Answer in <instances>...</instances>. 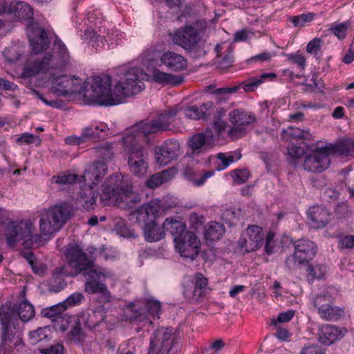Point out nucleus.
<instances>
[{
  "label": "nucleus",
  "mask_w": 354,
  "mask_h": 354,
  "mask_svg": "<svg viewBox=\"0 0 354 354\" xmlns=\"http://www.w3.org/2000/svg\"><path fill=\"white\" fill-rule=\"evenodd\" d=\"M176 112L160 114L150 121H140L128 131L122 138V144L127 153L128 165L131 171L137 176L146 174L148 165L141 142H149L151 136L167 131Z\"/></svg>",
  "instance_id": "obj_1"
},
{
  "label": "nucleus",
  "mask_w": 354,
  "mask_h": 354,
  "mask_svg": "<svg viewBox=\"0 0 354 354\" xmlns=\"http://www.w3.org/2000/svg\"><path fill=\"white\" fill-rule=\"evenodd\" d=\"M147 74L139 67L126 71L123 77L116 84L113 91L111 88L109 76L96 77L91 86V97L100 105H114L120 103L125 97L140 93L145 87L143 81Z\"/></svg>",
  "instance_id": "obj_2"
},
{
  "label": "nucleus",
  "mask_w": 354,
  "mask_h": 354,
  "mask_svg": "<svg viewBox=\"0 0 354 354\" xmlns=\"http://www.w3.org/2000/svg\"><path fill=\"white\" fill-rule=\"evenodd\" d=\"M0 323L1 324L0 352L2 354H21L26 347L19 337L17 308L11 301H6L0 306Z\"/></svg>",
  "instance_id": "obj_3"
},
{
  "label": "nucleus",
  "mask_w": 354,
  "mask_h": 354,
  "mask_svg": "<svg viewBox=\"0 0 354 354\" xmlns=\"http://www.w3.org/2000/svg\"><path fill=\"white\" fill-rule=\"evenodd\" d=\"M35 231V226L30 221L20 220L9 222L4 228L3 234L10 248L21 245L26 249L38 248L44 244V241Z\"/></svg>",
  "instance_id": "obj_4"
},
{
  "label": "nucleus",
  "mask_w": 354,
  "mask_h": 354,
  "mask_svg": "<svg viewBox=\"0 0 354 354\" xmlns=\"http://www.w3.org/2000/svg\"><path fill=\"white\" fill-rule=\"evenodd\" d=\"M101 201L105 205H120L124 203L127 206L140 201L139 194L132 190V186L123 180L121 174L111 176L106 184L104 185Z\"/></svg>",
  "instance_id": "obj_5"
},
{
  "label": "nucleus",
  "mask_w": 354,
  "mask_h": 354,
  "mask_svg": "<svg viewBox=\"0 0 354 354\" xmlns=\"http://www.w3.org/2000/svg\"><path fill=\"white\" fill-rule=\"evenodd\" d=\"M160 209V201L153 200L130 213L131 220L145 223L144 236L148 242L158 241L165 236L163 225L160 227L155 222Z\"/></svg>",
  "instance_id": "obj_6"
},
{
  "label": "nucleus",
  "mask_w": 354,
  "mask_h": 354,
  "mask_svg": "<svg viewBox=\"0 0 354 354\" xmlns=\"http://www.w3.org/2000/svg\"><path fill=\"white\" fill-rule=\"evenodd\" d=\"M71 215V207L62 203L49 208L44 212L39 219L41 233L50 236L58 232L68 221Z\"/></svg>",
  "instance_id": "obj_7"
},
{
  "label": "nucleus",
  "mask_w": 354,
  "mask_h": 354,
  "mask_svg": "<svg viewBox=\"0 0 354 354\" xmlns=\"http://www.w3.org/2000/svg\"><path fill=\"white\" fill-rule=\"evenodd\" d=\"M50 76H55L66 70L69 66L71 57L64 43L57 37H55L50 53L44 56Z\"/></svg>",
  "instance_id": "obj_8"
},
{
  "label": "nucleus",
  "mask_w": 354,
  "mask_h": 354,
  "mask_svg": "<svg viewBox=\"0 0 354 354\" xmlns=\"http://www.w3.org/2000/svg\"><path fill=\"white\" fill-rule=\"evenodd\" d=\"M295 251L292 256L286 259V266L294 270L300 268L302 264L310 262L316 254V245L314 242L308 239H299L294 243Z\"/></svg>",
  "instance_id": "obj_9"
},
{
  "label": "nucleus",
  "mask_w": 354,
  "mask_h": 354,
  "mask_svg": "<svg viewBox=\"0 0 354 354\" xmlns=\"http://www.w3.org/2000/svg\"><path fill=\"white\" fill-rule=\"evenodd\" d=\"M64 256L70 270L75 275L92 268V261L77 243H69L65 250Z\"/></svg>",
  "instance_id": "obj_10"
},
{
  "label": "nucleus",
  "mask_w": 354,
  "mask_h": 354,
  "mask_svg": "<svg viewBox=\"0 0 354 354\" xmlns=\"http://www.w3.org/2000/svg\"><path fill=\"white\" fill-rule=\"evenodd\" d=\"M229 121L233 125L228 131L229 136L232 139H238L244 136L249 125L256 121L255 115L243 109L232 110L229 113Z\"/></svg>",
  "instance_id": "obj_11"
},
{
  "label": "nucleus",
  "mask_w": 354,
  "mask_h": 354,
  "mask_svg": "<svg viewBox=\"0 0 354 354\" xmlns=\"http://www.w3.org/2000/svg\"><path fill=\"white\" fill-rule=\"evenodd\" d=\"M176 339L173 328H158L151 339L148 354H169Z\"/></svg>",
  "instance_id": "obj_12"
},
{
  "label": "nucleus",
  "mask_w": 354,
  "mask_h": 354,
  "mask_svg": "<svg viewBox=\"0 0 354 354\" xmlns=\"http://www.w3.org/2000/svg\"><path fill=\"white\" fill-rule=\"evenodd\" d=\"M264 234L261 227L249 225L238 241L239 251L248 253L258 250L263 244Z\"/></svg>",
  "instance_id": "obj_13"
},
{
  "label": "nucleus",
  "mask_w": 354,
  "mask_h": 354,
  "mask_svg": "<svg viewBox=\"0 0 354 354\" xmlns=\"http://www.w3.org/2000/svg\"><path fill=\"white\" fill-rule=\"evenodd\" d=\"M214 109V106L213 102L208 101L203 103L200 106L194 105L187 106L185 109H182L180 106L176 105L169 109L163 111L161 114L166 113L170 115L175 111L176 113L172 118V122L169 126V129H168L171 130V128L174 127V122L176 116L180 112H183L184 115L187 118L192 120H199L210 115L213 112Z\"/></svg>",
  "instance_id": "obj_14"
},
{
  "label": "nucleus",
  "mask_w": 354,
  "mask_h": 354,
  "mask_svg": "<svg viewBox=\"0 0 354 354\" xmlns=\"http://www.w3.org/2000/svg\"><path fill=\"white\" fill-rule=\"evenodd\" d=\"M329 155H330V153L327 149V145L316 148L311 153L305 157L304 169L315 173H320L324 171L330 164Z\"/></svg>",
  "instance_id": "obj_15"
},
{
  "label": "nucleus",
  "mask_w": 354,
  "mask_h": 354,
  "mask_svg": "<svg viewBox=\"0 0 354 354\" xmlns=\"http://www.w3.org/2000/svg\"><path fill=\"white\" fill-rule=\"evenodd\" d=\"M176 248L182 257L194 259L200 251V241L196 235L187 231L183 236L174 239Z\"/></svg>",
  "instance_id": "obj_16"
},
{
  "label": "nucleus",
  "mask_w": 354,
  "mask_h": 354,
  "mask_svg": "<svg viewBox=\"0 0 354 354\" xmlns=\"http://www.w3.org/2000/svg\"><path fill=\"white\" fill-rule=\"evenodd\" d=\"M0 14L12 15L19 20L32 19V8L24 1L0 0Z\"/></svg>",
  "instance_id": "obj_17"
},
{
  "label": "nucleus",
  "mask_w": 354,
  "mask_h": 354,
  "mask_svg": "<svg viewBox=\"0 0 354 354\" xmlns=\"http://www.w3.org/2000/svg\"><path fill=\"white\" fill-rule=\"evenodd\" d=\"M174 44L185 50H194L200 42L201 38L198 31L191 26L179 28L173 35Z\"/></svg>",
  "instance_id": "obj_18"
},
{
  "label": "nucleus",
  "mask_w": 354,
  "mask_h": 354,
  "mask_svg": "<svg viewBox=\"0 0 354 354\" xmlns=\"http://www.w3.org/2000/svg\"><path fill=\"white\" fill-rule=\"evenodd\" d=\"M192 283L194 284L193 290L185 289L184 295L186 297L192 299L193 302L200 303L203 301L210 290L207 287V279L202 273L197 272L192 279Z\"/></svg>",
  "instance_id": "obj_19"
},
{
  "label": "nucleus",
  "mask_w": 354,
  "mask_h": 354,
  "mask_svg": "<svg viewBox=\"0 0 354 354\" xmlns=\"http://www.w3.org/2000/svg\"><path fill=\"white\" fill-rule=\"evenodd\" d=\"M180 152L179 142L176 140H168L163 145L155 149L156 160L159 165H165L172 160L176 159Z\"/></svg>",
  "instance_id": "obj_20"
},
{
  "label": "nucleus",
  "mask_w": 354,
  "mask_h": 354,
  "mask_svg": "<svg viewBox=\"0 0 354 354\" xmlns=\"http://www.w3.org/2000/svg\"><path fill=\"white\" fill-rule=\"evenodd\" d=\"M89 280L85 284L86 292L90 294L102 293L104 302H108L111 299V293L107 290L105 284L100 283L102 278H105L106 274L96 270H91L88 272Z\"/></svg>",
  "instance_id": "obj_21"
},
{
  "label": "nucleus",
  "mask_w": 354,
  "mask_h": 354,
  "mask_svg": "<svg viewBox=\"0 0 354 354\" xmlns=\"http://www.w3.org/2000/svg\"><path fill=\"white\" fill-rule=\"evenodd\" d=\"M52 77H53L52 89L58 95H65L77 91L78 86L75 83L77 80V79L73 80L67 75Z\"/></svg>",
  "instance_id": "obj_22"
},
{
  "label": "nucleus",
  "mask_w": 354,
  "mask_h": 354,
  "mask_svg": "<svg viewBox=\"0 0 354 354\" xmlns=\"http://www.w3.org/2000/svg\"><path fill=\"white\" fill-rule=\"evenodd\" d=\"M347 333L345 328H339L330 324L323 325L319 329V340L325 345H330L342 339Z\"/></svg>",
  "instance_id": "obj_23"
},
{
  "label": "nucleus",
  "mask_w": 354,
  "mask_h": 354,
  "mask_svg": "<svg viewBox=\"0 0 354 354\" xmlns=\"http://www.w3.org/2000/svg\"><path fill=\"white\" fill-rule=\"evenodd\" d=\"M327 149L330 151V154L354 158V140L347 137L343 138L333 145H328Z\"/></svg>",
  "instance_id": "obj_24"
},
{
  "label": "nucleus",
  "mask_w": 354,
  "mask_h": 354,
  "mask_svg": "<svg viewBox=\"0 0 354 354\" xmlns=\"http://www.w3.org/2000/svg\"><path fill=\"white\" fill-rule=\"evenodd\" d=\"M160 61L162 65L174 71H183L187 66V59L183 55L171 51L163 53Z\"/></svg>",
  "instance_id": "obj_25"
},
{
  "label": "nucleus",
  "mask_w": 354,
  "mask_h": 354,
  "mask_svg": "<svg viewBox=\"0 0 354 354\" xmlns=\"http://www.w3.org/2000/svg\"><path fill=\"white\" fill-rule=\"evenodd\" d=\"M308 216L311 225L315 228L325 227L332 216L328 209L320 206L310 207L308 212Z\"/></svg>",
  "instance_id": "obj_26"
},
{
  "label": "nucleus",
  "mask_w": 354,
  "mask_h": 354,
  "mask_svg": "<svg viewBox=\"0 0 354 354\" xmlns=\"http://www.w3.org/2000/svg\"><path fill=\"white\" fill-rule=\"evenodd\" d=\"M107 171L106 165L102 161L95 162L83 176L85 182L95 185L105 176Z\"/></svg>",
  "instance_id": "obj_27"
},
{
  "label": "nucleus",
  "mask_w": 354,
  "mask_h": 354,
  "mask_svg": "<svg viewBox=\"0 0 354 354\" xmlns=\"http://www.w3.org/2000/svg\"><path fill=\"white\" fill-rule=\"evenodd\" d=\"M41 72L49 75L47 65L44 63V57L41 59H28L24 64L22 76L24 77H30Z\"/></svg>",
  "instance_id": "obj_28"
},
{
  "label": "nucleus",
  "mask_w": 354,
  "mask_h": 354,
  "mask_svg": "<svg viewBox=\"0 0 354 354\" xmlns=\"http://www.w3.org/2000/svg\"><path fill=\"white\" fill-rule=\"evenodd\" d=\"M147 315H140L137 317L138 322H144L143 326H151L153 321L160 318L161 304L157 301L150 300L147 303Z\"/></svg>",
  "instance_id": "obj_29"
},
{
  "label": "nucleus",
  "mask_w": 354,
  "mask_h": 354,
  "mask_svg": "<svg viewBox=\"0 0 354 354\" xmlns=\"http://www.w3.org/2000/svg\"><path fill=\"white\" fill-rule=\"evenodd\" d=\"M151 77L155 82L164 86H178L183 82L182 76L162 72L158 69H155L152 72Z\"/></svg>",
  "instance_id": "obj_30"
},
{
  "label": "nucleus",
  "mask_w": 354,
  "mask_h": 354,
  "mask_svg": "<svg viewBox=\"0 0 354 354\" xmlns=\"http://www.w3.org/2000/svg\"><path fill=\"white\" fill-rule=\"evenodd\" d=\"M277 77V75L274 73H265L261 74L259 77H252L249 78L248 80L243 82L239 86H242V88L245 92H252L264 82L274 81L276 80Z\"/></svg>",
  "instance_id": "obj_31"
},
{
  "label": "nucleus",
  "mask_w": 354,
  "mask_h": 354,
  "mask_svg": "<svg viewBox=\"0 0 354 354\" xmlns=\"http://www.w3.org/2000/svg\"><path fill=\"white\" fill-rule=\"evenodd\" d=\"M75 274L68 269L66 266H61L56 268L52 275L51 283L56 289L60 290L65 286L64 277L66 276H75Z\"/></svg>",
  "instance_id": "obj_32"
},
{
  "label": "nucleus",
  "mask_w": 354,
  "mask_h": 354,
  "mask_svg": "<svg viewBox=\"0 0 354 354\" xmlns=\"http://www.w3.org/2000/svg\"><path fill=\"white\" fill-rule=\"evenodd\" d=\"M164 231L169 232L174 236V239L176 236H183L186 232V225L181 221L172 218H167L163 223Z\"/></svg>",
  "instance_id": "obj_33"
},
{
  "label": "nucleus",
  "mask_w": 354,
  "mask_h": 354,
  "mask_svg": "<svg viewBox=\"0 0 354 354\" xmlns=\"http://www.w3.org/2000/svg\"><path fill=\"white\" fill-rule=\"evenodd\" d=\"M183 174L189 180L192 181L194 185L200 186L213 174V172H201L191 167H186L183 170Z\"/></svg>",
  "instance_id": "obj_34"
},
{
  "label": "nucleus",
  "mask_w": 354,
  "mask_h": 354,
  "mask_svg": "<svg viewBox=\"0 0 354 354\" xmlns=\"http://www.w3.org/2000/svg\"><path fill=\"white\" fill-rule=\"evenodd\" d=\"M335 297L329 289L317 295L313 300V306L317 309L318 314L332 303H334Z\"/></svg>",
  "instance_id": "obj_35"
},
{
  "label": "nucleus",
  "mask_w": 354,
  "mask_h": 354,
  "mask_svg": "<svg viewBox=\"0 0 354 354\" xmlns=\"http://www.w3.org/2000/svg\"><path fill=\"white\" fill-rule=\"evenodd\" d=\"M93 188L92 185H89V188L84 190L80 196V203L87 210L93 209L96 205L98 194L93 190Z\"/></svg>",
  "instance_id": "obj_36"
},
{
  "label": "nucleus",
  "mask_w": 354,
  "mask_h": 354,
  "mask_svg": "<svg viewBox=\"0 0 354 354\" xmlns=\"http://www.w3.org/2000/svg\"><path fill=\"white\" fill-rule=\"evenodd\" d=\"M345 314L344 309L334 305L332 303L328 307L324 309L319 315L326 321H337L342 318Z\"/></svg>",
  "instance_id": "obj_37"
},
{
  "label": "nucleus",
  "mask_w": 354,
  "mask_h": 354,
  "mask_svg": "<svg viewBox=\"0 0 354 354\" xmlns=\"http://www.w3.org/2000/svg\"><path fill=\"white\" fill-rule=\"evenodd\" d=\"M225 229L223 224L218 222H210L205 230V236L206 239L210 241H216L225 233Z\"/></svg>",
  "instance_id": "obj_38"
},
{
  "label": "nucleus",
  "mask_w": 354,
  "mask_h": 354,
  "mask_svg": "<svg viewBox=\"0 0 354 354\" xmlns=\"http://www.w3.org/2000/svg\"><path fill=\"white\" fill-rule=\"evenodd\" d=\"M32 51L37 54L48 48L49 40L44 30H39V35L35 38L30 39Z\"/></svg>",
  "instance_id": "obj_39"
},
{
  "label": "nucleus",
  "mask_w": 354,
  "mask_h": 354,
  "mask_svg": "<svg viewBox=\"0 0 354 354\" xmlns=\"http://www.w3.org/2000/svg\"><path fill=\"white\" fill-rule=\"evenodd\" d=\"M30 342L33 344L41 342H48L51 338V330L49 326L40 327L29 333Z\"/></svg>",
  "instance_id": "obj_40"
},
{
  "label": "nucleus",
  "mask_w": 354,
  "mask_h": 354,
  "mask_svg": "<svg viewBox=\"0 0 354 354\" xmlns=\"http://www.w3.org/2000/svg\"><path fill=\"white\" fill-rule=\"evenodd\" d=\"M17 315L22 322H26L34 317V307L27 301H24L19 304Z\"/></svg>",
  "instance_id": "obj_41"
},
{
  "label": "nucleus",
  "mask_w": 354,
  "mask_h": 354,
  "mask_svg": "<svg viewBox=\"0 0 354 354\" xmlns=\"http://www.w3.org/2000/svg\"><path fill=\"white\" fill-rule=\"evenodd\" d=\"M307 134H308V132L299 128L290 127L282 131L281 138L286 141H291L292 140L306 139Z\"/></svg>",
  "instance_id": "obj_42"
},
{
  "label": "nucleus",
  "mask_w": 354,
  "mask_h": 354,
  "mask_svg": "<svg viewBox=\"0 0 354 354\" xmlns=\"http://www.w3.org/2000/svg\"><path fill=\"white\" fill-rule=\"evenodd\" d=\"M206 141L205 136L199 133L194 136L189 140V145L193 153H199L202 151Z\"/></svg>",
  "instance_id": "obj_43"
},
{
  "label": "nucleus",
  "mask_w": 354,
  "mask_h": 354,
  "mask_svg": "<svg viewBox=\"0 0 354 354\" xmlns=\"http://www.w3.org/2000/svg\"><path fill=\"white\" fill-rule=\"evenodd\" d=\"M351 26V24L348 21L344 23L332 24L329 30L336 35L339 39H344L346 36L347 30Z\"/></svg>",
  "instance_id": "obj_44"
},
{
  "label": "nucleus",
  "mask_w": 354,
  "mask_h": 354,
  "mask_svg": "<svg viewBox=\"0 0 354 354\" xmlns=\"http://www.w3.org/2000/svg\"><path fill=\"white\" fill-rule=\"evenodd\" d=\"M68 337L70 339L78 343H82L85 340L86 334L83 331L79 321L75 322V324L70 331Z\"/></svg>",
  "instance_id": "obj_45"
},
{
  "label": "nucleus",
  "mask_w": 354,
  "mask_h": 354,
  "mask_svg": "<svg viewBox=\"0 0 354 354\" xmlns=\"http://www.w3.org/2000/svg\"><path fill=\"white\" fill-rule=\"evenodd\" d=\"M41 142V140L39 136L29 133H24L21 134L16 140V143L18 145H30L32 143H35L36 145H39Z\"/></svg>",
  "instance_id": "obj_46"
},
{
  "label": "nucleus",
  "mask_w": 354,
  "mask_h": 354,
  "mask_svg": "<svg viewBox=\"0 0 354 354\" xmlns=\"http://www.w3.org/2000/svg\"><path fill=\"white\" fill-rule=\"evenodd\" d=\"M65 310L64 305L60 303L57 305L44 309L42 310V315L45 317L52 318L55 322V319L57 318L58 316H61Z\"/></svg>",
  "instance_id": "obj_47"
},
{
  "label": "nucleus",
  "mask_w": 354,
  "mask_h": 354,
  "mask_svg": "<svg viewBox=\"0 0 354 354\" xmlns=\"http://www.w3.org/2000/svg\"><path fill=\"white\" fill-rule=\"evenodd\" d=\"M72 319L75 321V317L67 314H62L55 319V326L57 329L64 332L68 328L69 324L72 322Z\"/></svg>",
  "instance_id": "obj_48"
},
{
  "label": "nucleus",
  "mask_w": 354,
  "mask_h": 354,
  "mask_svg": "<svg viewBox=\"0 0 354 354\" xmlns=\"http://www.w3.org/2000/svg\"><path fill=\"white\" fill-rule=\"evenodd\" d=\"M87 38L89 39L88 44L92 47L98 50L104 46V39L102 36L97 35L93 30H87L85 32Z\"/></svg>",
  "instance_id": "obj_49"
},
{
  "label": "nucleus",
  "mask_w": 354,
  "mask_h": 354,
  "mask_svg": "<svg viewBox=\"0 0 354 354\" xmlns=\"http://www.w3.org/2000/svg\"><path fill=\"white\" fill-rule=\"evenodd\" d=\"M250 171L246 169H235L231 172V176L236 184L245 183L250 177Z\"/></svg>",
  "instance_id": "obj_50"
},
{
  "label": "nucleus",
  "mask_w": 354,
  "mask_h": 354,
  "mask_svg": "<svg viewBox=\"0 0 354 354\" xmlns=\"http://www.w3.org/2000/svg\"><path fill=\"white\" fill-rule=\"evenodd\" d=\"M314 16L315 15L312 12L304 13L292 17L290 21L295 26L303 27L306 23L311 21Z\"/></svg>",
  "instance_id": "obj_51"
},
{
  "label": "nucleus",
  "mask_w": 354,
  "mask_h": 354,
  "mask_svg": "<svg viewBox=\"0 0 354 354\" xmlns=\"http://www.w3.org/2000/svg\"><path fill=\"white\" fill-rule=\"evenodd\" d=\"M223 46L218 44L215 48L217 53V57L221 59L220 62L224 65L225 67H228L232 65L233 62V57L231 51H228L227 54L223 55L222 50Z\"/></svg>",
  "instance_id": "obj_52"
},
{
  "label": "nucleus",
  "mask_w": 354,
  "mask_h": 354,
  "mask_svg": "<svg viewBox=\"0 0 354 354\" xmlns=\"http://www.w3.org/2000/svg\"><path fill=\"white\" fill-rule=\"evenodd\" d=\"M322 45V41L320 38H314L307 44L306 52L316 57L321 50Z\"/></svg>",
  "instance_id": "obj_53"
},
{
  "label": "nucleus",
  "mask_w": 354,
  "mask_h": 354,
  "mask_svg": "<svg viewBox=\"0 0 354 354\" xmlns=\"http://www.w3.org/2000/svg\"><path fill=\"white\" fill-rule=\"evenodd\" d=\"M288 60L292 64H297L299 67L302 69L306 66V59L305 57L301 55L299 51L296 53L288 54L287 55Z\"/></svg>",
  "instance_id": "obj_54"
},
{
  "label": "nucleus",
  "mask_w": 354,
  "mask_h": 354,
  "mask_svg": "<svg viewBox=\"0 0 354 354\" xmlns=\"http://www.w3.org/2000/svg\"><path fill=\"white\" fill-rule=\"evenodd\" d=\"M83 298L84 296L82 294L76 292L68 297L66 301L62 303V304L64 305V309L66 310L68 307L79 304Z\"/></svg>",
  "instance_id": "obj_55"
},
{
  "label": "nucleus",
  "mask_w": 354,
  "mask_h": 354,
  "mask_svg": "<svg viewBox=\"0 0 354 354\" xmlns=\"http://www.w3.org/2000/svg\"><path fill=\"white\" fill-rule=\"evenodd\" d=\"M77 176L74 174H65L58 176H53V179L59 184H72L77 180Z\"/></svg>",
  "instance_id": "obj_56"
},
{
  "label": "nucleus",
  "mask_w": 354,
  "mask_h": 354,
  "mask_svg": "<svg viewBox=\"0 0 354 354\" xmlns=\"http://www.w3.org/2000/svg\"><path fill=\"white\" fill-rule=\"evenodd\" d=\"M189 221L191 227L193 229L198 230L205 223V218L203 216L198 215L195 212H192L189 215Z\"/></svg>",
  "instance_id": "obj_57"
},
{
  "label": "nucleus",
  "mask_w": 354,
  "mask_h": 354,
  "mask_svg": "<svg viewBox=\"0 0 354 354\" xmlns=\"http://www.w3.org/2000/svg\"><path fill=\"white\" fill-rule=\"evenodd\" d=\"M300 354H325V352L319 345L307 344L302 348Z\"/></svg>",
  "instance_id": "obj_58"
},
{
  "label": "nucleus",
  "mask_w": 354,
  "mask_h": 354,
  "mask_svg": "<svg viewBox=\"0 0 354 354\" xmlns=\"http://www.w3.org/2000/svg\"><path fill=\"white\" fill-rule=\"evenodd\" d=\"M147 186L149 188H156L158 186L163 184L162 178L160 176V174L158 173H156L151 176L147 180Z\"/></svg>",
  "instance_id": "obj_59"
},
{
  "label": "nucleus",
  "mask_w": 354,
  "mask_h": 354,
  "mask_svg": "<svg viewBox=\"0 0 354 354\" xmlns=\"http://www.w3.org/2000/svg\"><path fill=\"white\" fill-rule=\"evenodd\" d=\"M178 170L175 167H170L167 169L159 172L162 178L163 183H166L171 180L176 175Z\"/></svg>",
  "instance_id": "obj_60"
},
{
  "label": "nucleus",
  "mask_w": 354,
  "mask_h": 354,
  "mask_svg": "<svg viewBox=\"0 0 354 354\" xmlns=\"http://www.w3.org/2000/svg\"><path fill=\"white\" fill-rule=\"evenodd\" d=\"M335 211L336 215L339 218L347 216L351 212L349 205L347 203H339L336 206Z\"/></svg>",
  "instance_id": "obj_61"
},
{
  "label": "nucleus",
  "mask_w": 354,
  "mask_h": 354,
  "mask_svg": "<svg viewBox=\"0 0 354 354\" xmlns=\"http://www.w3.org/2000/svg\"><path fill=\"white\" fill-rule=\"evenodd\" d=\"M294 311L292 310H288L286 313H280L278 315L277 320H274L272 322V324L277 326V323L288 322L292 319V318L294 316Z\"/></svg>",
  "instance_id": "obj_62"
},
{
  "label": "nucleus",
  "mask_w": 354,
  "mask_h": 354,
  "mask_svg": "<svg viewBox=\"0 0 354 354\" xmlns=\"http://www.w3.org/2000/svg\"><path fill=\"white\" fill-rule=\"evenodd\" d=\"M82 136L85 140L86 138H103V135H100L99 132H96L95 127H89L84 129L82 133Z\"/></svg>",
  "instance_id": "obj_63"
},
{
  "label": "nucleus",
  "mask_w": 354,
  "mask_h": 354,
  "mask_svg": "<svg viewBox=\"0 0 354 354\" xmlns=\"http://www.w3.org/2000/svg\"><path fill=\"white\" fill-rule=\"evenodd\" d=\"M288 154L294 158H300L305 153V150L301 147L292 145L288 148Z\"/></svg>",
  "instance_id": "obj_64"
}]
</instances>
